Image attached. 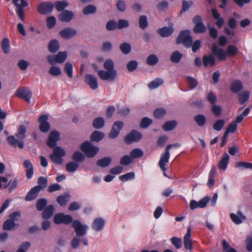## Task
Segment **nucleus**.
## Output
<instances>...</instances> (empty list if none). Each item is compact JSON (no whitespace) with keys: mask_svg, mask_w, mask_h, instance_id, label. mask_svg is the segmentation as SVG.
<instances>
[{"mask_svg":"<svg viewBox=\"0 0 252 252\" xmlns=\"http://www.w3.org/2000/svg\"><path fill=\"white\" fill-rule=\"evenodd\" d=\"M60 133L53 130L50 132L47 144L50 148L53 149V152L50 155L51 161L57 164L61 165L63 163L62 158L65 155L64 150L60 146H56L57 142L60 140Z\"/></svg>","mask_w":252,"mask_h":252,"instance_id":"f257e3e1","label":"nucleus"},{"mask_svg":"<svg viewBox=\"0 0 252 252\" xmlns=\"http://www.w3.org/2000/svg\"><path fill=\"white\" fill-rule=\"evenodd\" d=\"M27 128L24 125H21L17 128L15 135L8 136L6 140L9 145L14 148L18 147L22 149L24 147V140L26 138Z\"/></svg>","mask_w":252,"mask_h":252,"instance_id":"f03ea898","label":"nucleus"},{"mask_svg":"<svg viewBox=\"0 0 252 252\" xmlns=\"http://www.w3.org/2000/svg\"><path fill=\"white\" fill-rule=\"evenodd\" d=\"M211 51L212 54L218 57L219 60L220 61H224L226 58L227 55L229 57H233L237 54L238 52V48L232 45H228L226 52L221 48H218L216 44L214 43L212 46Z\"/></svg>","mask_w":252,"mask_h":252,"instance_id":"7ed1b4c3","label":"nucleus"},{"mask_svg":"<svg viewBox=\"0 0 252 252\" xmlns=\"http://www.w3.org/2000/svg\"><path fill=\"white\" fill-rule=\"evenodd\" d=\"M193 38L190 35V32L189 30L182 31L176 39L177 44H183L186 48L191 47Z\"/></svg>","mask_w":252,"mask_h":252,"instance_id":"20e7f679","label":"nucleus"},{"mask_svg":"<svg viewBox=\"0 0 252 252\" xmlns=\"http://www.w3.org/2000/svg\"><path fill=\"white\" fill-rule=\"evenodd\" d=\"M81 150L89 158H94L98 152L99 148L94 146L89 141L83 142L80 147Z\"/></svg>","mask_w":252,"mask_h":252,"instance_id":"39448f33","label":"nucleus"},{"mask_svg":"<svg viewBox=\"0 0 252 252\" xmlns=\"http://www.w3.org/2000/svg\"><path fill=\"white\" fill-rule=\"evenodd\" d=\"M177 145V144L167 145L165 148L164 153L161 155L158 162V165L162 171H165L166 170L165 166L166 164L169 161V159L170 158V149L172 147L176 146Z\"/></svg>","mask_w":252,"mask_h":252,"instance_id":"423d86ee","label":"nucleus"},{"mask_svg":"<svg viewBox=\"0 0 252 252\" xmlns=\"http://www.w3.org/2000/svg\"><path fill=\"white\" fill-rule=\"evenodd\" d=\"M192 22L194 24L193 28V32L195 33H203L206 32L207 29L205 25L203 22L202 17L197 15L195 16L193 19Z\"/></svg>","mask_w":252,"mask_h":252,"instance_id":"0eeeda50","label":"nucleus"},{"mask_svg":"<svg viewBox=\"0 0 252 252\" xmlns=\"http://www.w3.org/2000/svg\"><path fill=\"white\" fill-rule=\"evenodd\" d=\"M142 137V135L140 132L133 129L125 136L124 141L126 144L130 145L133 142H139Z\"/></svg>","mask_w":252,"mask_h":252,"instance_id":"6e6552de","label":"nucleus"},{"mask_svg":"<svg viewBox=\"0 0 252 252\" xmlns=\"http://www.w3.org/2000/svg\"><path fill=\"white\" fill-rule=\"evenodd\" d=\"M72 226L77 237L83 236L86 234L88 227L86 225H83L80 220L73 221Z\"/></svg>","mask_w":252,"mask_h":252,"instance_id":"1a4fd4ad","label":"nucleus"},{"mask_svg":"<svg viewBox=\"0 0 252 252\" xmlns=\"http://www.w3.org/2000/svg\"><path fill=\"white\" fill-rule=\"evenodd\" d=\"M73 220L72 217L69 215H64L63 213H59L56 214L54 217V222L57 224H69Z\"/></svg>","mask_w":252,"mask_h":252,"instance_id":"9d476101","label":"nucleus"},{"mask_svg":"<svg viewBox=\"0 0 252 252\" xmlns=\"http://www.w3.org/2000/svg\"><path fill=\"white\" fill-rule=\"evenodd\" d=\"M54 9V4L51 1H44L40 3L37 6L38 12L42 15L51 13Z\"/></svg>","mask_w":252,"mask_h":252,"instance_id":"9b49d317","label":"nucleus"},{"mask_svg":"<svg viewBox=\"0 0 252 252\" xmlns=\"http://www.w3.org/2000/svg\"><path fill=\"white\" fill-rule=\"evenodd\" d=\"M124 126V123L121 121H116L114 123L108 137L111 139L116 138L120 134L121 129Z\"/></svg>","mask_w":252,"mask_h":252,"instance_id":"f8f14e48","label":"nucleus"},{"mask_svg":"<svg viewBox=\"0 0 252 252\" xmlns=\"http://www.w3.org/2000/svg\"><path fill=\"white\" fill-rule=\"evenodd\" d=\"M97 74L98 76L101 80L104 81L108 80L110 81H114L117 75L116 70L104 71L103 70H100L98 71Z\"/></svg>","mask_w":252,"mask_h":252,"instance_id":"ddd939ff","label":"nucleus"},{"mask_svg":"<svg viewBox=\"0 0 252 252\" xmlns=\"http://www.w3.org/2000/svg\"><path fill=\"white\" fill-rule=\"evenodd\" d=\"M48 120V116L45 114L41 115L39 118L38 122L40 124L39 128L43 133H47L50 129L51 126Z\"/></svg>","mask_w":252,"mask_h":252,"instance_id":"4468645a","label":"nucleus"},{"mask_svg":"<svg viewBox=\"0 0 252 252\" xmlns=\"http://www.w3.org/2000/svg\"><path fill=\"white\" fill-rule=\"evenodd\" d=\"M173 26V23L169 22L168 27L164 26L162 28H159L157 30V32L162 37H169L174 32V28Z\"/></svg>","mask_w":252,"mask_h":252,"instance_id":"2eb2a0df","label":"nucleus"},{"mask_svg":"<svg viewBox=\"0 0 252 252\" xmlns=\"http://www.w3.org/2000/svg\"><path fill=\"white\" fill-rule=\"evenodd\" d=\"M209 200L210 198L207 196L202 198L198 202L191 200L189 203L190 209L193 210L197 208H204L207 206Z\"/></svg>","mask_w":252,"mask_h":252,"instance_id":"dca6fc26","label":"nucleus"},{"mask_svg":"<svg viewBox=\"0 0 252 252\" xmlns=\"http://www.w3.org/2000/svg\"><path fill=\"white\" fill-rule=\"evenodd\" d=\"M15 95L29 102L32 97V93L27 88H19L16 90Z\"/></svg>","mask_w":252,"mask_h":252,"instance_id":"f3484780","label":"nucleus"},{"mask_svg":"<svg viewBox=\"0 0 252 252\" xmlns=\"http://www.w3.org/2000/svg\"><path fill=\"white\" fill-rule=\"evenodd\" d=\"M84 82L93 90H95L98 88V86L97 78L94 75L90 74H86L84 77Z\"/></svg>","mask_w":252,"mask_h":252,"instance_id":"a211bd4d","label":"nucleus"},{"mask_svg":"<svg viewBox=\"0 0 252 252\" xmlns=\"http://www.w3.org/2000/svg\"><path fill=\"white\" fill-rule=\"evenodd\" d=\"M211 12L213 18L215 20H217V21L215 23L216 25L219 29L221 28L224 24V19L223 18L220 17V14L219 13L217 9L213 8L211 10Z\"/></svg>","mask_w":252,"mask_h":252,"instance_id":"6ab92c4d","label":"nucleus"},{"mask_svg":"<svg viewBox=\"0 0 252 252\" xmlns=\"http://www.w3.org/2000/svg\"><path fill=\"white\" fill-rule=\"evenodd\" d=\"M76 34V31L74 29L67 28L60 32V35L64 39H69L74 36Z\"/></svg>","mask_w":252,"mask_h":252,"instance_id":"aec40b11","label":"nucleus"},{"mask_svg":"<svg viewBox=\"0 0 252 252\" xmlns=\"http://www.w3.org/2000/svg\"><path fill=\"white\" fill-rule=\"evenodd\" d=\"M74 16L73 12L65 10L62 11L59 15V19L62 22H70Z\"/></svg>","mask_w":252,"mask_h":252,"instance_id":"412c9836","label":"nucleus"},{"mask_svg":"<svg viewBox=\"0 0 252 252\" xmlns=\"http://www.w3.org/2000/svg\"><path fill=\"white\" fill-rule=\"evenodd\" d=\"M230 217L232 221L236 224H239L242 223L243 220H246V217L240 211H238L237 214L231 213Z\"/></svg>","mask_w":252,"mask_h":252,"instance_id":"4be33fe9","label":"nucleus"},{"mask_svg":"<svg viewBox=\"0 0 252 252\" xmlns=\"http://www.w3.org/2000/svg\"><path fill=\"white\" fill-rule=\"evenodd\" d=\"M40 191V189L38 187L35 186L33 187L27 194L25 200L27 201H30L35 199L37 197Z\"/></svg>","mask_w":252,"mask_h":252,"instance_id":"5701e85b","label":"nucleus"},{"mask_svg":"<svg viewBox=\"0 0 252 252\" xmlns=\"http://www.w3.org/2000/svg\"><path fill=\"white\" fill-rule=\"evenodd\" d=\"M191 237V228L188 227L187 232L184 237V245L186 250H191L192 249V243Z\"/></svg>","mask_w":252,"mask_h":252,"instance_id":"b1692460","label":"nucleus"},{"mask_svg":"<svg viewBox=\"0 0 252 252\" xmlns=\"http://www.w3.org/2000/svg\"><path fill=\"white\" fill-rule=\"evenodd\" d=\"M213 54H209V55H204L202 58L203 64L205 67H207L208 65L212 67L216 64L215 59Z\"/></svg>","mask_w":252,"mask_h":252,"instance_id":"393cba45","label":"nucleus"},{"mask_svg":"<svg viewBox=\"0 0 252 252\" xmlns=\"http://www.w3.org/2000/svg\"><path fill=\"white\" fill-rule=\"evenodd\" d=\"M230 88L231 92L237 94L242 90L243 83L240 80H235L231 83Z\"/></svg>","mask_w":252,"mask_h":252,"instance_id":"a878e982","label":"nucleus"},{"mask_svg":"<svg viewBox=\"0 0 252 252\" xmlns=\"http://www.w3.org/2000/svg\"><path fill=\"white\" fill-rule=\"evenodd\" d=\"M24 167L26 168V177L28 179H31L33 174V167L32 162L29 159H26L24 161Z\"/></svg>","mask_w":252,"mask_h":252,"instance_id":"bb28decb","label":"nucleus"},{"mask_svg":"<svg viewBox=\"0 0 252 252\" xmlns=\"http://www.w3.org/2000/svg\"><path fill=\"white\" fill-rule=\"evenodd\" d=\"M104 224L105 221L102 219L96 218L93 222L92 228L95 231L98 232L103 229Z\"/></svg>","mask_w":252,"mask_h":252,"instance_id":"cd10ccee","label":"nucleus"},{"mask_svg":"<svg viewBox=\"0 0 252 252\" xmlns=\"http://www.w3.org/2000/svg\"><path fill=\"white\" fill-rule=\"evenodd\" d=\"M42 211V218L44 220H48L53 216L54 207L53 205H49Z\"/></svg>","mask_w":252,"mask_h":252,"instance_id":"c85d7f7f","label":"nucleus"},{"mask_svg":"<svg viewBox=\"0 0 252 252\" xmlns=\"http://www.w3.org/2000/svg\"><path fill=\"white\" fill-rule=\"evenodd\" d=\"M229 156L227 153L224 154L219 163V169L222 170H225L229 163Z\"/></svg>","mask_w":252,"mask_h":252,"instance_id":"c756f323","label":"nucleus"},{"mask_svg":"<svg viewBox=\"0 0 252 252\" xmlns=\"http://www.w3.org/2000/svg\"><path fill=\"white\" fill-rule=\"evenodd\" d=\"M104 137V134L103 132L95 130L94 131L90 136V140L92 142H98L103 139Z\"/></svg>","mask_w":252,"mask_h":252,"instance_id":"7c9ffc66","label":"nucleus"},{"mask_svg":"<svg viewBox=\"0 0 252 252\" xmlns=\"http://www.w3.org/2000/svg\"><path fill=\"white\" fill-rule=\"evenodd\" d=\"M60 48V44L56 39L51 40L48 44V49L50 52L52 53H56Z\"/></svg>","mask_w":252,"mask_h":252,"instance_id":"2f4dec72","label":"nucleus"},{"mask_svg":"<svg viewBox=\"0 0 252 252\" xmlns=\"http://www.w3.org/2000/svg\"><path fill=\"white\" fill-rule=\"evenodd\" d=\"M177 126V122L175 120L166 121L162 126V129L165 131L173 130Z\"/></svg>","mask_w":252,"mask_h":252,"instance_id":"473e14b6","label":"nucleus"},{"mask_svg":"<svg viewBox=\"0 0 252 252\" xmlns=\"http://www.w3.org/2000/svg\"><path fill=\"white\" fill-rule=\"evenodd\" d=\"M2 52L6 54H9L10 49V40L8 38H4L0 43Z\"/></svg>","mask_w":252,"mask_h":252,"instance_id":"72a5a7b5","label":"nucleus"},{"mask_svg":"<svg viewBox=\"0 0 252 252\" xmlns=\"http://www.w3.org/2000/svg\"><path fill=\"white\" fill-rule=\"evenodd\" d=\"M111 162V158L107 157L97 160L96 161V165L98 167L104 168L108 166Z\"/></svg>","mask_w":252,"mask_h":252,"instance_id":"f704fd0d","label":"nucleus"},{"mask_svg":"<svg viewBox=\"0 0 252 252\" xmlns=\"http://www.w3.org/2000/svg\"><path fill=\"white\" fill-rule=\"evenodd\" d=\"M250 98V93L248 91H243L238 94V100L240 104H244Z\"/></svg>","mask_w":252,"mask_h":252,"instance_id":"c9c22d12","label":"nucleus"},{"mask_svg":"<svg viewBox=\"0 0 252 252\" xmlns=\"http://www.w3.org/2000/svg\"><path fill=\"white\" fill-rule=\"evenodd\" d=\"M105 125L104 120L103 118L99 117L94 119L93 122V126L96 129H100Z\"/></svg>","mask_w":252,"mask_h":252,"instance_id":"e433bc0d","label":"nucleus"},{"mask_svg":"<svg viewBox=\"0 0 252 252\" xmlns=\"http://www.w3.org/2000/svg\"><path fill=\"white\" fill-rule=\"evenodd\" d=\"M251 108V107H249L246 108L242 113L236 117L235 121L233 122H235L236 124L241 123L243 121L244 118L249 115L250 112Z\"/></svg>","mask_w":252,"mask_h":252,"instance_id":"4c0bfd02","label":"nucleus"},{"mask_svg":"<svg viewBox=\"0 0 252 252\" xmlns=\"http://www.w3.org/2000/svg\"><path fill=\"white\" fill-rule=\"evenodd\" d=\"M70 197L69 194H64L63 195H60L58 196L57 198V202L61 206H65L68 201V199Z\"/></svg>","mask_w":252,"mask_h":252,"instance_id":"58836bf2","label":"nucleus"},{"mask_svg":"<svg viewBox=\"0 0 252 252\" xmlns=\"http://www.w3.org/2000/svg\"><path fill=\"white\" fill-rule=\"evenodd\" d=\"M186 78L188 87L190 90H193L197 86L198 83L196 79L190 76H186Z\"/></svg>","mask_w":252,"mask_h":252,"instance_id":"ea45409f","label":"nucleus"},{"mask_svg":"<svg viewBox=\"0 0 252 252\" xmlns=\"http://www.w3.org/2000/svg\"><path fill=\"white\" fill-rule=\"evenodd\" d=\"M182 57V54L178 51H176L171 55L170 60L172 63H178L180 62Z\"/></svg>","mask_w":252,"mask_h":252,"instance_id":"a19ab883","label":"nucleus"},{"mask_svg":"<svg viewBox=\"0 0 252 252\" xmlns=\"http://www.w3.org/2000/svg\"><path fill=\"white\" fill-rule=\"evenodd\" d=\"M47 205V200L45 198L38 199L36 203V208L37 211H41L45 209Z\"/></svg>","mask_w":252,"mask_h":252,"instance_id":"79ce46f5","label":"nucleus"},{"mask_svg":"<svg viewBox=\"0 0 252 252\" xmlns=\"http://www.w3.org/2000/svg\"><path fill=\"white\" fill-rule=\"evenodd\" d=\"M68 3L65 1H57L55 2V6L58 11H63L67 7Z\"/></svg>","mask_w":252,"mask_h":252,"instance_id":"37998d69","label":"nucleus"},{"mask_svg":"<svg viewBox=\"0 0 252 252\" xmlns=\"http://www.w3.org/2000/svg\"><path fill=\"white\" fill-rule=\"evenodd\" d=\"M194 120L199 126H204L206 122V119L205 116L202 114H198L196 115Z\"/></svg>","mask_w":252,"mask_h":252,"instance_id":"c03bdc74","label":"nucleus"},{"mask_svg":"<svg viewBox=\"0 0 252 252\" xmlns=\"http://www.w3.org/2000/svg\"><path fill=\"white\" fill-rule=\"evenodd\" d=\"M192 4L193 1L191 0L187 1L184 0L182 2V8L179 13V15L181 16L186 11L189 10Z\"/></svg>","mask_w":252,"mask_h":252,"instance_id":"a18cd8bd","label":"nucleus"},{"mask_svg":"<svg viewBox=\"0 0 252 252\" xmlns=\"http://www.w3.org/2000/svg\"><path fill=\"white\" fill-rule=\"evenodd\" d=\"M158 62V57L155 54H151L148 57L146 60L147 64L151 66L155 65Z\"/></svg>","mask_w":252,"mask_h":252,"instance_id":"49530a36","label":"nucleus"},{"mask_svg":"<svg viewBox=\"0 0 252 252\" xmlns=\"http://www.w3.org/2000/svg\"><path fill=\"white\" fill-rule=\"evenodd\" d=\"M79 166L78 163L71 161L66 164V170L69 172H74L77 170Z\"/></svg>","mask_w":252,"mask_h":252,"instance_id":"de8ad7c7","label":"nucleus"},{"mask_svg":"<svg viewBox=\"0 0 252 252\" xmlns=\"http://www.w3.org/2000/svg\"><path fill=\"white\" fill-rule=\"evenodd\" d=\"M148 25L147 17L145 15L140 16L139 18V26L142 29H146Z\"/></svg>","mask_w":252,"mask_h":252,"instance_id":"09e8293b","label":"nucleus"},{"mask_svg":"<svg viewBox=\"0 0 252 252\" xmlns=\"http://www.w3.org/2000/svg\"><path fill=\"white\" fill-rule=\"evenodd\" d=\"M120 49L124 54L127 55L131 51V48L130 44L124 42L120 45Z\"/></svg>","mask_w":252,"mask_h":252,"instance_id":"8fccbe9b","label":"nucleus"},{"mask_svg":"<svg viewBox=\"0 0 252 252\" xmlns=\"http://www.w3.org/2000/svg\"><path fill=\"white\" fill-rule=\"evenodd\" d=\"M135 178V174L133 172L127 173L125 174L120 175L119 179L123 182H126L128 180H131Z\"/></svg>","mask_w":252,"mask_h":252,"instance_id":"3c124183","label":"nucleus"},{"mask_svg":"<svg viewBox=\"0 0 252 252\" xmlns=\"http://www.w3.org/2000/svg\"><path fill=\"white\" fill-rule=\"evenodd\" d=\"M96 11V7L92 4H90L86 6L83 9V12L86 15L94 13Z\"/></svg>","mask_w":252,"mask_h":252,"instance_id":"603ef678","label":"nucleus"},{"mask_svg":"<svg viewBox=\"0 0 252 252\" xmlns=\"http://www.w3.org/2000/svg\"><path fill=\"white\" fill-rule=\"evenodd\" d=\"M163 83V81L162 79L160 78H156L153 81L151 82L149 85L148 87L150 89H155L157 88L159 85H161Z\"/></svg>","mask_w":252,"mask_h":252,"instance_id":"864d4df0","label":"nucleus"},{"mask_svg":"<svg viewBox=\"0 0 252 252\" xmlns=\"http://www.w3.org/2000/svg\"><path fill=\"white\" fill-rule=\"evenodd\" d=\"M166 111L164 108H157L154 112V116L157 119L162 118L165 114Z\"/></svg>","mask_w":252,"mask_h":252,"instance_id":"5fc2aeb1","label":"nucleus"},{"mask_svg":"<svg viewBox=\"0 0 252 252\" xmlns=\"http://www.w3.org/2000/svg\"><path fill=\"white\" fill-rule=\"evenodd\" d=\"M48 180L46 178L40 176L38 179V185L35 187H38L40 190L45 188L47 187Z\"/></svg>","mask_w":252,"mask_h":252,"instance_id":"6e6d98bb","label":"nucleus"},{"mask_svg":"<svg viewBox=\"0 0 252 252\" xmlns=\"http://www.w3.org/2000/svg\"><path fill=\"white\" fill-rule=\"evenodd\" d=\"M130 155L133 158H139L143 155V152L140 149L135 148L130 152Z\"/></svg>","mask_w":252,"mask_h":252,"instance_id":"4d7b16f0","label":"nucleus"},{"mask_svg":"<svg viewBox=\"0 0 252 252\" xmlns=\"http://www.w3.org/2000/svg\"><path fill=\"white\" fill-rule=\"evenodd\" d=\"M153 123V120L148 117H144L140 124V126L142 128L149 127Z\"/></svg>","mask_w":252,"mask_h":252,"instance_id":"13d9d810","label":"nucleus"},{"mask_svg":"<svg viewBox=\"0 0 252 252\" xmlns=\"http://www.w3.org/2000/svg\"><path fill=\"white\" fill-rule=\"evenodd\" d=\"M15 226V223L13 220H7L3 225V229L5 230H10Z\"/></svg>","mask_w":252,"mask_h":252,"instance_id":"bf43d9fd","label":"nucleus"},{"mask_svg":"<svg viewBox=\"0 0 252 252\" xmlns=\"http://www.w3.org/2000/svg\"><path fill=\"white\" fill-rule=\"evenodd\" d=\"M64 71L69 78L73 77V66L70 63H66L64 66Z\"/></svg>","mask_w":252,"mask_h":252,"instance_id":"052dcab7","label":"nucleus"},{"mask_svg":"<svg viewBox=\"0 0 252 252\" xmlns=\"http://www.w3.org/2000/svg\"><path fill=\"white\" fill-rule=\"evenodd\" d=\"M67 58V53L65 51L59 52L56 55L57 62L58 63H63Z\"/></svg>","mask_w":252,"mask_h":252,"instance_id":"680f3d73","label":"nucleus"},{"mask_svg":"<svg viewBox=\"0 0 252 252\" xmlns=\"http://www.w3.org/2000/svg\"><path fill=\"white\" fill-rule=\"evenodd\" d=\"M236 167L242 169H252V163L245 161H240L236 163Z\"/></svg>","mask_w":252,"mask_h":252,"instance_id":"e2e57ef3","label":"nucleus"},{"mask_svg":"<svg viewBox=\"0 0 252 252\" xmlns=\"http://www.w3.org/2000/svg\"><path fill=\"white\" fill-rule=\"evenodd\" d=\"M133 161L131 157L128 155H125L123 156L120 161L121 164L125 166L130 164Z\"/></svg>","mask_w":252,"mask_h":252,"instance_id":"0e129e2a","label":"nucleus"},{"mask_svg":"<svg viewBox=\"0 0 252 252\" xmlns=\"http://www.w3.org/2000/svg\"><path fill=\"white\" fill-rule=\"evenodd\" d=\"M72 159L75 161L81 162L84 160L85 157L82 153L79 151H76L72 155Z\"/></svg>","mask_w":252,"mask_h":252,"instance_id":"69168bd1","label":"nucleus"},{"mask_svg":"<svg viewBox=\"0 0 252 252\" xmlns=\"http://www.w3.org/2000/svg\"><path fill=\"white\" fill-rule=\"evenodd\" d=\"M106 28L108 31H113L118 28L117 22L111 20L107 22L106 25Z\"/></svg>","mask_w":252,"mask_h":252,"instance_id":"338daca9","label":"nucleus"},{"mask_svg":"<svg viewBox=\"0 0 252 252\" xmlns=\"http://www.w3.org/2000/svg\"><path fill=\"white\" fill-rule=\"evenodd\" d=\"M222 245L223 250L226 252H237L235 249L231 248L229 246V244L225 239L222 240Z\"/></svg>","mask_w":252,"mask_h":252,"instance_id":"774afa93","label":"nucleus"}]
</instances>
